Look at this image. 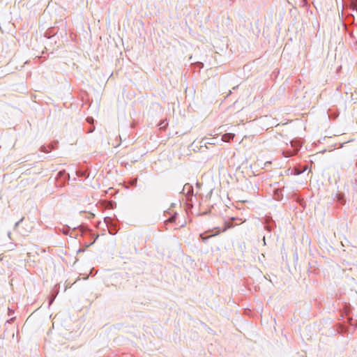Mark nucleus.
Wrapping results in <instances>:
<instances>
[{"instance_id":"nucleus-5","label":"nucleus","mask_w":357,"mask_h":357,"mask_svg":"<svg viewBox=\"0 0 357 357\" xmlns=\"http://www.w3.org/2000/svg\"><path fill=\"white\" fill-rule=\"evenodd\" d=\"M168 221L169 222H174L175 221V216H172V218H169Z\"/></svg>"},{"instance_id":"nucleus-3","label":"nucleus","mask_w":357,"mask_h":357,"mask_svg":"<svg viewBox=\"0 0 357 357\" xmlns=\"http://www.w3.org/2000/svg\"><path fill=\"white\" fill-rule=\"evenodd\" d=\"M219 233V231H212L211 234H208V235H206L204 236V234H201L200 236L202 237V239H206L211 236H215L217 234H218Z\"/></svg>"},{"instance_id":"nucleus-6","label":"nucleus","mask_w":357,"mask_h":357,"mask_svg":"<svg viewBox=\"0 0 357 357\" xmlns=\"http://www.w3.org/2000/svg\"><path fill=\"white\" fill-rule=\"evenodd\" d=\"M338 200H339V201H340V202H341L342 200H343V195H338Z\"/></svg>"},{"instance_id":"nucleus-4","label":"nucleus","mask_w":357,"mask_h":357,"mask_svg":"<svg viewBox=\"0 0 357 357\" xmlns=\"http://www.w3.org/2000/svg\"><path fill=\"white\" fill-rule=\"evenodd\" d=\"M63 227H64L63 229V234H70V235L72 234V233L70 231V227H68V225H63Z\"/></svg>"},{"instance_id":"nucleus-2","label":"nucleus","mask_w":357,"mask_h":357,"mask_svg":"<svg viewBox=\"0 0 357 357\" xmlns=\"http://www.w3.org/2000/svg\"><path fill=\"white\" fill-rule=\"evenodd\" d=\"M234 137V134L227 133L222 136V140L225 142H229L231 139H233Z\"/></svg>"},{"instance_id":"nucleus-1","label":"nucleus","mask_w":357,"mask_h":357,"mask_svg":"<svg viewBox=\"0 0 357 357\" xmlns=\"http://www.w3.org/2000/svg\"><path fill=\"white\" fill-rule=\"evenodd\" d=\"M107 228H108L109 234H116V225L112 224V225H107Z\"/></svg>"}]
</instances>
